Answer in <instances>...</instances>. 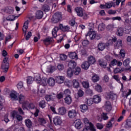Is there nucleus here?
Segmentation results:
<instances>
[{"label":"nucleus","instance_id":"1","mask_svg":"<svg viewBox=\"0 0 131 131\" xmlns=\"http://www.w3.org/2000/svg\"><path fill=\"white\" fill-rule=\"evenodd\" d=\"M76 13L79 17H83V19L86 20L89 19V15L86 13L83 12V10L82 8L77 7L75 8Z\"/></svg>","mask_w":131,"mask_h":131},{"label":"nucleus","instance_id":"2","mask_svg":"<svg viewBox=\"0 0 131 131\" xmlns=\"http://www.w3.org/2000/svg\"><path fill=\"white\" fill-rule=\"evenodd\" d=\"M77 114H78V111L77 108H75V109L69 111L68 115L69 118L73 119L77 116Z\"/></svg>","mask_w":131,"mask_h":131},{"label":"nucleus","instance_id":"3","mask_svg":"<svg viewBox=\"0 0 131 131\" xmlns=\"http://www.w3.org/2000/svg\"><path fill=\"white\" fill-rule=\"evenodd\" d=\"M62 19V14L60 12H57L53 15L52 20L54 23H57Z\"/></svg>","mask_w":131,"mask_h":131},{"label":"nucleus","instance_id":"4","mask_svg":"<svg viewBox=\"0 0 131 131\" xmlns=\"http://www.w3.org/2000/svg\"><path fill=\"white\" fill-rule=\"evenodd\" d=\"M11 116L13 119H16L18 121H22V120H23V118L21 115L18 114V112L16 111L12 112Z\"/></svg>","mask_w":131,"mask_h":131},{"label":"nucleus","instance_id":"5","mask_svg":"<svg viewBox=\"0 0 131 131\" xmlns=\"http://www.w3.org/2000/svg\"><path fill=\"white\" fill-rule=\"evenodd\" d=\"M83 122L85 124V126L90 127V130L96 131V129L95 128L94 125L92 123L90 122L88 118H84L83 119Z\"/></svg>","mask_w":131,"mask_h":131},{"label":"nucleus","instance_id":"6","mask_svg":"<svg viewBox=\"0 0 131 131\" xmlns=\"http://www.w3.org/2000/svg\"><path fill=\"white\" fill-rule=\"evenodd\" d=\"M35 106L33 103H29L28 101H26V103H24L22 104V108L24 110H26V109H34Z\"/></svg>","mask_w":131,"mask_h":131},{"label":"nucleus","instance_id":"7","mask_svg":"<svg viewBox=\"0 0 131 131\" xmlns=\"http://www.w3.org/2000/svg\"><path fill=\"white\" fill-rule=\"evenodd\" d=\"M96 34H97V32H96L95 31H93L90 29V31L88 33V34L85 35V36L86 37H88V36H89L90 39H91L92 40L96 38Z\"/></svg>","mask_w":131,"mask_h":131},{"label":"nucleus","instance_id":"8","mask_svg":"<svg viewBox=\"0 0 131 131\" xmlns=\"http://www.w3.org/2000/svg\"><path fill=\"white\" fill-rule=\"evenodd\" d=\"M114 55L116 58L121 59V58H124V57H125V51L123 49H121L119 54L114 52Z\"/></svg>","mask_w":131,"mask_h":131},{"label":"nucleus","instance_id":"9","mask_svg":"<svg viewBox=\"0 0 131 131\" xmlns=\"http://www.w3.org/2000/svg\"><path fill=\"white\" fill-rule=\"evenodd\" d=\"M53 122L55 125H61L62 124V119L59 116L55 117L53 119Z\"/></svg>","mask_w":131,"mask_h":131},{"label":"nucleus","instance_id":"10","mask_svg":"<svg viewBox=\"0 0 131 131\" xmlns=\"http://www.w3.org/2000/svg\"><path fill=\"white\" fill-rule=\"evenodd\" d=\"M43 43L45 45V46H49L51 45V42H53L54 41V39L52 37H48L46 38H45L43 40Z\"/></svg>","mask_w":131,"mask_h":131},{"label":"nucleus","instance_id":"11","mask_svg":"<svg viewBox=\"0 0 131 131\" xmlns=\"http://www.w3.org/2000/svg\"><path fill=\"white\" fill-rule=\"evenodd\" d=\"M18 93H17L16 92H13L10 94V97L11 98V100L12 101H18L19 100V98L17 96V95Z\"/></svg>","mask_w":131,"mask_h":131},{"label":"nucleus","instance_id":"12","mask_svg":"<svg viewBox=\"0 0 131 131\" xmlns=\"http://www.w3.org/2000/svg\"><path fill=\"white\" fill-rule=\"evenodd\" d=\"M93 88L96 92H98V93H102L103 92V89L102 88V86L101 85L96 83L94 84L93 85Z\"/></svg>","mask_w":131,"mask_h":131},{"label":"nucleus","instance_id":"13","mask_svg":"<svg viewBox=\"0 0 131 131\" xmlns=\"http://www.w3.org/2000/svg\"><path fill=\"white\" fill-rule=\"evenodd\" d=\"M104 108L107 112L111 111V110H112V105H111V103L109 101H106L104 105Z\"/></svg>","mask_w":131,"mask_h":131},{"label":"nucleus","instance_id":"14","mask_svg":"<svg viewBox=\"0 0 131 131\" xmlns=\"http://www.w3.org/2000/svg\"><path fill=\"white\" fill-rule=\"evenodd\" d=\"M18 98L19 103H20V104H22V105H23L24 103H26V102H27L25 98V96H24L23 94H20Z\"/></svg>","mask_w":131,"mask_h":131},{"label":"nucleus","instance_id":"15","mask_svg":"<svg viewBox=\"0 0 131 131\" xmlns=\"http://www.w3.org/2000/svg\"><path fill=\"white\" fill-rule=\"evenodd\" d=\"M59 27L60 29H61V30L62 31H63L64 32L71 31V30H70V27L69 26H63V25L60 24Z\"/></svg>","mask_w":131,"mask_h":131},{"label":"nucleus","instance_id":"16","mask_svg":"<svg viewBox=\"0 0 131 131\" xmlns=\"http://www.w3.org/2000/svg\"><path fill=\"white\" fill-rule=\"evenodd\" d=\"M56 82L60 84L61 83H63L64 82V80H65V77L62 76H58L56 77Z\"/></svg>","mask_w":131,"mask_h":131},{"label":"nucleus","instance_id":"17","mask_svg":"<svg viewBox=\"0 0 131 131\" xmlns=\"http://www.w3.org/2000/svg\"><path fill=\"white\" fill-rule=\"evenodd\" d=\"M91 79L94 83L98 82L100 80V76L97 74H93Z\"/></svg>","mask_w":131,"mask_h":131},{"label":"nucleus","instance_id":"18","mask_svg":"<svg viewBox=\"0 0 131 131\" xmlns=\"http://www.w3.org/2000/svg\"><path fill=\"white\" fill-rule=\"evenodd\" d=\"M56 97V94L55 93H52L51 95H47L45 96V99L48 101H53L54 98Z\"/></svg>","mask_w":131,"mask_h":131},{"label":"nucleus","instance_id":"19","mask_svg":"<svg viewBox=\"0 0 131 131\" xmlns=\"http://www.w3.org/2000/svg\"><path fill=\"white\" fill-rule=\"evenodd\" d=\"M69 57L70 59L78 60V56L77 55V53L76 52H70L69 54Z\"/></svg>","mask_w":131,"mask_h":131},{"label":"nucleus","instance_id":"20","mask_svg":"<svg viewBox=\"0 0 131 131\" xmlns=\"http://www.w3.org/2000/svg\"><path fill=\"white\" fill-rule=\"evenodd\" d=\"M66 108L64 106H61L58 108V114L59 115H65L66 114Z\"/></svg>","mask_w":131,"mask_h":131},{"label":"nucleus","instance_id":"21","mask_svg":"<svg viewBox=\"0 0 131 131\" xmlns=\"http://www.w3.org/2000/svg\"><path fill=\"white\" fill-rule=\"evenodd\" d=\"M35 17L37 19H41L43 17V12L41 10H38L35 13Z\"/></svg>","mask_w":131,"mask_h":131},{"label":"nucleus","instance_id":"22","mask_svg":"<svg viewBox=\"0 0 131 131\" xmlns=\"http://www.w3.org/2000/svg\"><path fill=\"white\" fill-rule=\"evenodd\" d=\"M98 51H103L104 49H106V44L105 43L100 42L99 43L97 46Z\"/></svg>","mask_w":131,"mask_h":131},{"label":"nucleus","instance_id":"23","mask_svg":"<svg viewBox=\"0 0 131 131\" xmlns=\"http://www.w3.org/2000/svg\"><path fill=\"white\" fill-rule=\"evenodd\" d=\"M64 102L67 105H70L72 103V98L70 95H68L64 98Z\"/></svg>","mask_w":131,"mask_h":131},{"label":"nucleus","instance_id":"24","mask_svg":"<svg viewBox=\"0 0 131 131\" xmlns=\"http://www.w3.org/2000/svg\"><path fill=\"white\" fill-rule=\"evenodd\" d=\"M93 102L95 103L96 104H98L101 102V96L99 95H95L93 97Z\"/></svg>","mask_w":131,"mask_h":131},{"label":"nucleus","instance_id":"25","mask_svg":"<svg viewBox=\"0 0 131 131\" xmlns=\"http://www.w3.org/2000/svg\"><path fill=\"white\" fill-rule=\"evenodd\" d=\"M75 127L77 129L81 128V121L80 119H77L75 121Z\"/></svg>","mask_w":131,"mask_h":131},{"label":"nucleus","instance_id":"26","mask_svg":"<svg viewBox=\"0 0 131 131\" xmlns=\"http://www.w3.org/2000/svg\"><path fill=\"white\" fill-rule=\"evenodd\" d=\"M122 47V40L118 39L115 44V49H120Z\"/></svg>","mask_w":131,"mask_h":131},{"label":"nucleus","instance_id":"27","mask_svg":"<svg viewBox=\"0 0 131 131\" xmlns=\"http://www.w3.org/2000/svg\"><path fill=\"white\" fill-rule=\"evenodd\" d=\"M28 20L26 21L24 24L23 31L25 34V35H26V31H27V29H28Z\"/></svg>","mask_w":131,"mask_h":131},{"label":"nucleus","instance_id":"28","mask_svg":"<svg viewBox=\"0 0 131 131\" xmlns=\"http://www.w3.org/2000/svg\"><path fill=\"white\" fill-rule=\"evenodd\" d=\"M88 63H89L90 65H92L94 63H96V58L93 56H89L88 57Z\"/></svg>","mask_w":131,"mask_h":131},{"label":"nucleus","instance_id":"29","mask_svg":"<svg viewBox=\"0 0 131 131\" xmlns=\"http://www.w3.org/2000/svg\"><path fill=\"white\" fill-rule=\"evenodd\" d=\"M80 108L81 109V112L83 113L86 112L89 110V107L86 104H81L80 105Z\"/></svg>","mask_w":131,"mask_h":131},{"label":"nucleus","instance_id":"30","mask_svg":"<svg viewBox=\"0 0 131 131\" xmlns=\"http://www.w3.org/2000/svg\"><path fill=\"white\" fill-rule=\"evenodd\" d=\"M81 67L82 69L88 70L90 67V63H89L88 61H84L82 63Z\"/></svg>","mask_w":131,"mask_h":131},{"label":"nucleus","instance_id":"31","mask_svg":"<svg viewBox=\"0 0 131 131\" xmlns=\"http://www.w3.org/2000/svg\"><path fill=\"white\" fill-rule=\"evenodd\" d=\"M124 70L123 68H116L114 70V72L115 74H116V73H122Z\"/></svg>","mask_w":131,"mask_h":131},{"label":"nucleus","instance_id":"32","mask_svg":"<svg viewBox=\"0 0 131 131\" xmlns=\"http://www.w3.org/2000/svg\"><path fill=\"white\" fill-rule=\"evenodd\" d=\"M98 64L99 65H100V66H101V67H103V68H105V67H106V65H107V63L103 59H100L98 60Z\"/></svg>","mask_w":131,"mask_h":131},{"label":"nucleus","instance_id":"33","mask_svg":"<svg viewBox=\"0 0 131 131\" xmlns=\"http://www.w3.org/2000/svg\"><path fill=\"white\" fill-rule=\"evenodd\" d=\"M38 83H39L41 85H43V86H46V85H47V78H46V77L42 78L41 79V80H40V81H38Z\"/></svg>","mask_w":131,"mask_h":131},{"label":"nucleus","instance_id":"34","mask_svg":"<svg viewBox=\"0 0 131 131\" xmlns=\"http://www.w3.org/2000/svg\"><path fill=\"white\" fill-rule=\"evenodd\" d=\"M56 67L49 66L47 69V71L49 72V73H53L54 71H56Z\"/></svg>","mask_w":131,"mask_h":131},{"label":"nucleus","instance_id":"35","mask_svg":"<svg viewBox=\"0 0 131 131\" xmlns=\"http://www.w3.org/2000/svg\"><path fill=\"white\" fill-rule=\"evenodd\" d=\"M72 82L73 88L75 89H78V88H79V82H78V80L74 79Z\"/></svg>","mask_w":131,"mask_h":131},{"label":"nucleus","instance_id":"36","mask_svg":"<svg viewBox=\"0 0 131 131\" xmlns=\"http://www.w3.org/2000/svg\"><path fill=\"white\" fill-rule=\"evenodd\" d=\"M19 16H15L14 15H10L6 17V20L7 21H14L16 19V18H18Z\"/></svg>","mask_w":131,"mask_h":131},{"label":"nucleus","instance_id":"37","mask_svg":"<svg viewBox=\"0 0 131 131\" xmlns=\"http://www.w3.org/2000/svg\"><path fill=\"white\" fill-rule=\"evenodd\" d=\"M124 30L123 28H119L117 31V34L118 36H122L123 35V32Z\"/></svg>","mask_w":131,"mask_h":131},{"label":"nucleus","instance_id":"38","mask_svg":"<svg viewBox=\"0 0 131 131\" xmlns=\"http://www.w3.org/2000/svg\"><path fill=\"white\" fill-rule=\"evenodd\" d=\"M48 83L50 86H54L55 83V79L53 78H49L48 80Z\"/></svg>","mask_w":131,"mask_h":131},{"label":"nucleus","instance_id":"39","mask_svg":"<svg viewBox=\"0 0 131 131\" xmlns=\"http://www.w3.org/2000/svg\"><path fill=\"white\" fill-rule=\"evenodd\" d=\"M58 30H59V28L58 27H55L53 29L52 33L53 37H57V32H58Z\"/></svg>","mask_w":131,"mask_h":131},{"label":"nucleus","instance_id":"40","mask_svg":"<svg viewBox=\"0 0 131 131\" xmlns=\"http://www.w3.org/2000/svg\"><path fill=\"white\" fill-rule=\"evenodd\" d=\"M130 63V58H127L123 61V65L125 67H126V66H128V65H129Z\"/></svg>","mask_w":131,"mask_h":131},{"label":"nucleus","instance_id":"41","mask_svg":"<svg viewBox=\"0 0 131 131\" xmlns=\"http://www.w3.org/2000/svg\"><path fill=\"white\" fill-rule=\"evenodd\" d=\"M25 124L27 127L30 128L32 126V122L30 119H27L25 121Z\"/></svg>","mask_w":131,"mask_h":131},{"label":"nucleus","instance_id":"42","mask_svg":"<svg viewBox=\"0 0 131 131\" xmlns=\"http://www.w3.org/2000/svg\"><path fill=\"white\" fill-rule=\"evenodd\" d=\"M76 66V62L74 61V60H70L69 62V67L70 68H74Z\"/></svg>","mask_w":131,"mask_h":131},{"label":"nucleus","instance_id":"43","mask_svg":"<svg viewBox=\"0 0 131 131\" xmlns=\"http://www.w3.org/2000/svg\"><path fill=\"white\" fill-rule=\"evenodd\" d=\"M106 29L108 31H112L114 29V25L112 24H108L106 26Z\"/></svg>","mask_w":131,"mask_h":131},{"label":"nucleus","instance_id":"44","mask_svg":"<svg viewBox=\"0 0 131 131\" xmlns=\"http://www.w3.org/2000/svg\"><path fill=\"white\" fill-rule=\"evenodd\" d=\"M105 28L106 26L105 25V24L103 23H101L98 26V30H99V31H104Z\"/></svg>","mask_w":131,"mask_h":131},{"label":"nucleus","instance_id":"45","mask_svg":"<svg viewBox=\"0 0 131 131\" xmlns=\"http://www.w3.org/2000/svg\"><path fill=\"white\" fill-rule=\"evenodd\" d=\"M85 102L88 106H92L94 103V100L93 98L86 99Z\"/></svg>","mask_w":131,"mask_h":131},{"label":"nucleus","instance_id":"46","mask_svg":"<svg viewBox=\"0 0 131 131\" xmlns=\"http://www.w3.org/2000/svg\"><path fill=\"white\" fill-rule=\"evenodd\" d=\"M34 80L38 83V81H40L41 80V78L40 77V74H37L36 75H35Z\"/></svg>","mask_w":131,"mask_h":131},{"label":"nucleus","instance_id":"47","mask_svg":"<svg viewBox=\"0 0 131 131\" xmlns=\"http://www.w3.org/2000/svg\"><path fill=\"white\" fill-rule=\"evenodd\" d=\"M42 10H43L44 12H49V11H50V6L47 4H45L42 7Z\"/></svg>","mask_w":131,"mask_h":131},{"label":"nucleus","instance_id":"48","mask_svg":"<svg viewBox=\"0 0 131 131\" xmlns=\"http://www.w3.org/2000/svg\"><path fill=\"white\" fill-rule=\"evenodd\" d=\"M38 121L39 123H40V124L41 125L46 124V123H47V121H46V119L42 118H39L38 119Z\"/></svg>","mask_w":131,"mask_h":131},{"label":"nucleus","instance_id":"49","mask_svg":"<svg viewBox=\"0 0 131 131\" xmlns=\"http://www.w3.org/2000/svg\"><path fill=\"white\" fill-rule=\"evenodd\" d=\"M39 106L40 107V108L43 109V108L46 107V101H45V100H41L39 101Z\"/></svg>","mask_w":131,"mask_h":131},{"label":"nucleus","instance_id":"50","mask_svg":"<svg viewBox=\"0 0 131 131\" xmlns=\"http://www.w3.org/2000/svg\"><path fill=\"white\" fill-rule=\"evenodd\" d=\"M67 75L69 77H72V75H73V71L71 68L68 69Z\"/></svg>","mask_w":131,"mask_h":131},{"label":"nucleus","instance_id":"51","mask_svg":"<svg viewBox=\"0 0 131 131\" xmlns=\"http://www.w3.org/2000/svg\"><path fill=\"white\" fill-rule=\"evenodd\" d=\"M82 84L85 89H88V88H90V83H89L88 81H83Z\"/></svg>","mask_w":131,"mask_h":131},{"label":"nucleus","instance_id":"52","mask_svg":"<svg viewBox=\"0 0 131 131\" xmlns=\"http://www.w3.org/2000/svg\"><path fill=\"white\" fill-rule=\"evenodd\" d=\"M113 123H114V118H112L111 121L108 122L106 125L107 127H111Z\"/></svg>","mask_w":131,"mask_h":131},{"label":"nucleus","instance_id":"53","mask_svg":"<svg viewBox=\"0 0 131 131\" xmlns=\"http://www.w3.org/2000/svg\"><path fill=\"white\" fill-rule=\"evenodd\" d=\"M33 80H34V79H33L32 77L29 76L27 78V83L28 84H30L32 83V82H33Z\"/></svg>","mask_w":131,"mask_h":131},{"label":"nucleus","instance_id":"54","mask_svg":"<svg viewBox=\"0 0 131 131\" xmlns=\"http://www.w3.org/2000/svg\"><path fill=\"white\" fill-rule=\"evenodd\" d=\"M105 97L107 99H112L113 97V94H112L111 92L107 93L105 94Z\"/></svg>","mask_w":131,"mask_h":131},{"label":"nucleus","instance_id":"55","mask_svg":"<svg viewBox=\"0 0 131 131\" xmlns=\"http://www.w3.org/2000/svg\"><path fill=\"white\" fill-rule=\"evenodd\" d=\"M80 71H81L80 68L77 67L75 69L74 74H75V75H78V74H79V73H80Z\"/></svg>","mask_w":131,"mask_h":131},{"label":"nucleus","instance_id":"56","mask_svg":"<svg viewBox=\"0 0 131 131\" xmlns=\"http://www.w3.org/2000/svg\"><path fill=\"white\" fill-rule=\"evenodd\" d=\"M64 84L70 88V86H71V81H70L69 80H66L64 81Z\"/></svg>","mask_w":131,"mask_h":131},{"label":"nucleus","instance_id":"57","mask_svg":"<svg viewBox=\"0 0 131 131\" xmlns=\"http://www.w3.org/2000/svg\"><path fill=\"white\" fill-rule=\"evenodd\" d=\"M117 61L116 59H114L111 61V65H112V66H116V65H117Z\"/></svg>","mask_w":131,"mask_h":131},{"label":"nucleus","instance_id":"58","mask_svg":"<svg viewBox=\"0 0 131 131\" xmlns=\"http://www.w3.org/2000/svg\"><path fill=\"white\" fill-rule=\"evenodd\" d=\"M113 78H114V79H115V80H116V81L119 82V83H120V79L119 78V76H118V75H114L113 76Z\"/></svg>","mask_w":131,"mask_h":131},{"label":"nucleus","instance_id":"59","mask_svg":"<svg viewBox=\"0 0 131 131\" xmlns=\"http://www.w3.org/2000/svg\"><path fill=\"white\" fill-rule=\"evenodd\" d=\"M101 116L103 120H108V118H109V117H108V116H107V114L105 113H103L101 115Z\"/></svg>","mask_w":131,"mask_h":131},{"label":"nucleus","instance_id":"60","mask_svg":"<svg viewBox=\"0 0 131 131\" xmlns=\"http://www.w3.org/2000/svg\"><path fill=\"white\" fill-rule=\"evenodd\" d=\"M96 127L98 129H102V128L104 127V125H103L101 123H98L96 124Z\"/></svg>","mask_w":131,"mask_h":131},{"label":"nucleus","instance_id":"61","mask_svg":"<svg viewBox=\"0 0 131 131\" xmlns=\"http://www.w3.org/2000/svg\"><path fill=\"white\" fill-rule=\"evenodd\" d=\"M57 69L59 71H62L64 69V66L62 64H58L57 66Z\"/></svg>","mask_w":131,"mask_h":131},{"label":"nucleus","instance_id":"62","mask_svg":"<svg viewBox=\"0 0 131 131\" xmlns=\"http://www.w3.org/2000/svg\"><path fill=\"white\" fill-rule=\"evenodd\" d=\"M89 43H90V42L88 40H83L82 42V45L83 47H86Z\"/></svg>","mask_w":131,"mask_h":131},{"label":"nucleus","instance_id":"63","mask_svg":"<svg viewBox=\"0 0 131 131\" xmlns=\"http://www.w3.org/2000/svg\"><path fill=\"white\" fill-rule=\"evenodd\" d=\"M112 7V3H107L105 4V9H110Z\"/></svg>","mask_w":131,"mask_h":131},{"label":"nucleus","instance_id":"64","mask_svg":"<svg viewBox=\"0 0 131 131\" xmlns=\"http://www.w3.org/2000/svg\"><path fill=\"white\" fill-rule=\"evenodd\" d=\"M127 127H131V120H127L126 122Z\"/></svg>","mask_w":131,"mask_h":131}]
</instances>
